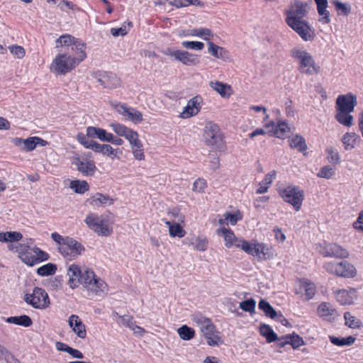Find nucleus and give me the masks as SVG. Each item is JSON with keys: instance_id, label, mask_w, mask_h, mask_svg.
<instances>
[{"instance_id": "nucleus-1", "label": "nucleus", "mask_w": 363, "mask_h": 363, "mask_svg": "<svg viewBox=\"0 0 363 363\" xmlns=\"http://www.w3.org/2000/svg\"><path fill=\"white\" fill-rule=\"evenodd\" d=\"M307 7V3L295 0L284 12L286 23L306 42L313 41L315 38V29L304 19L308 13Z\"/></svg>"}, {"instance_id": "nucleus-2", "label": "nucleus", "mask_w": 363, "mask_h": 363, "mask_svg": "<svg viewBox=\"0 0 363 363\" xmlns=\"http://www.w3.org/2000/svg\"><path fill=\"white\" fill-rule=\"evenodd\" d=\"M67 284L72 289L82 285L87 290L98 294L107 287L106 282L89 267L82 269L79 265L72 264L67 269Z\"/></svg>"}, {"instance_id": "nucleus-3", "label": "nucleus", "mask_w": 363, "mask_h": 363, "mask_svg": "<svg viewBox=\"0 0 363 363\" xmlns=\"http://www.w3.org/2000/svg\"><path fill=\"white\" fill-rule=\"evenodd\" d=\"M357 104V96L352 92L339 95L335 101V120L345 127H351L354 121L351 113Z\"/></svg>"}, {"instance_id": "nucleus-4", "label": "nucleus", "mask_w": 363, "mask_h": 363, "mask_svg": "<svg viewBox=\"0 0 363 363\" xmlns=\"http://www.w3.org/2000/svg\"><path fill=\"white\" fill-rule=\"evenodd\" d=\"M109 126L113 131L118 136L125 138L129 143L133 155L137 160H145V155L143 142L140 139L139 133L120 123H111Z\"/></svg>"}, {"instance_id": "nucleus-5", "label": "nucleus", "mask_w": 363, "mask_h": 363, "mask_svg": "<svg viewBox=\"0 0 363 363\" xmlns=\"http://www.w3.org/2000/svg\"><path fill=\"white\" fill-rule=\"evenodd\" d=\"M86 58V53H59L52 60L50 70L57 75H65L75 69Z\"/></svg>"}, {"instance_id": "nucleus-6", "label": "nucleus", "mask_w": 363, "mask_h": 363, "mask_svg": "<svg viewBox=\"0 0 363 363\" xmlns=\"http://www.w3.org/2000/svg\"><path fill=\"white\" fill-rule=\"evenodd\" d=\"M51 238L57 244L59 252L69 260L76 259L85 251L79 242L69 236L63 237L55 232L51 234Z\"/></svg>"}, {"instance_id": "nucleus-7", "label": "nucleus", "mask_w": 363, "mask_h": 363, "mask_svg": "<svg viewBox=\"0 0 363 363\" xmlns=\"http://www.w3.org/2000/svg\"><path fill=\"white\" fill-rule=\"evenodd\" d=\"M291 56L298 63V71L306 75H316L320 72V67L315 62L312 55L303 47H294Z\"/></svg>"}, {"instance_id": "nucleus-8", "label": "nucleus", "mask_w": 363, "mask_h": 363, "mask_svg": "<svg viewBox=\"0 0 363 363\" xmlns=\"http://www.w3.org/2000/svg\"><path fill=\"white\" fill-rule=\"evenodd\" d=\"M193 321L199 327L209 346H216L223 343L220 333L216 330V325L209 318L196 314L194 315Z\"/></svg>"}, {"instance_id": "nucleus-9", "label": "nucleus", "mask_w": 363, "mask_h": 363, "mask_svg": "<svg viewBox=\"0 0 363 363\" xmlns=\"http://www.w3.org/2000/svg\"><path fill=\"white\" fill-rule=\"evenodd\" d=\"M203 138L204 143L214 150L223 151L225 149L223 133L220 127L212 121L206 123Z\"/></svg>"}, {"instance_id": "nucleus-10", "label": "nucleus", "mask_w": 363, "mask_h": 363, "mask_svg": "<svg viewBox=\"0 0 363 363\" xmlns=\"http://www.w3.org/2000/svg\"><path fill=\"white\" fill-rule=\"evenodd\" d=\"M16 251L23 262L28 266H33L40 262L49 259V255L39 247H30L29 246L20 244Z\"/></svg>"}, {"instance_id": "nucleus-11", "label": "nucleus", "mask_w": 363, "mask_h": 363, "mask_svg": "<svg viewBox=\"0 0 363 363\" xmlns=\"http://www.w3.org/2000/svg\"><path fill=\"white\" fill-rule=\"evenodd\" d=\"M241 250L247 255L257 258L258 260H267L274 257L273 247L264 242H259L252 240L250 242L247 241L241 245Z\"/></svg>"}, {"instance_id": "nucleus-12", "label": "nucleus", "mask_w": 363, "mask_h": 363, "mask_svg": "<svg viewBox=\"0 0 363 363\" xmlns=\"http://www.w3.org/2000/svg\"><path fill=\"white\" fill-rule=\"evenodd\" d=\"M323 268L329 274L345 279H353L357 274L354 265L347 260L328 262L325 263Z\"/></svg>"}, {"instance_id": "nucleus-13", "label": "nucleus", "mask_w": 363, "mask_h": 363, "mask_svg": "<svg viewBox=\"0 0 363 363\" xmlns=\"http://www.w3.org/2000/svg\"><path fill=\"white\" fill-rule=\"evenodd\" d=\"M283 201L293 206L296 211H300L304 200V191L298 186L289 185L278 190Z\"/></svg>"}, {"instance_id": "nucleus-14", "label": "nucleus", "mask_w": 363, "mask_h": 363, "mask_svg": "<svg viewBox=\"0 0 363 363\" xmlns=\"http://www.w3.org/2000/svg\"><path fill=\"white\" fill-rule=\"evenodd\" d=\"M56 48H65L64 52L83 54L86 53V45L79 38L70 34H63L56 40Z\"/></svg>"}, {"instance_id": "nucleus-15", "label": "nucleus", "mask_w": 363, "mask_h": 363, "mask_svg": "<svg viewBox=\"0 0 363 363\" xmlns=\"http://www.w3.org/2000/svg\"><path fill=\"white\" fill-rule=\"evenodd\" d=\"M84 222L89 229L100 236L108 237L113 233V228L108 219L96 213H91L87 215Z\"/></svg>"}, {"instance_id": "nucleus-16", "label": "nucleus", "mask_w": 363, "mask_h": 363, "mask_svg": "<svg viewBox=\"0 0 363 363\" xmlns=\"http://www.w3.org/2000/svg\"><path fill=\"white\" fill-rule=\"evenodd\" d=\"M24 301L37 309L47 308L50 304L48 293L38 286L34 287L31 294H25Z\"/></svg>"}, {"instance_id": "nucleus-17", "label": "nucleus", "mask_w": 363, "mask_h": 363, "mask_svg": "<svg viewBox=\"0 0 363 363\" xmlns=\"http://www.w3.org/2000/svg\"><path fill=\"white\" fill-rule=\"evenodd\" d=\"M91 152H87L85 155V158H82L79 155H76L72 159V164L76 167L77 171L82 175L86 177L93 176L97 168L95 162L91 160Z\"/></svg>"}, {"instance_id": "nucleus-18", "label": "nucleus", "mask_w": 363, "mask_h": 363, "mask_svg": "<svg viewBox=\"0 0 363 363\" xmlns=\"http://www.w3.org/2000/svg\"><path fill=\"white\" fill-rule=\"evenodd\" d=\"M333 294L336 301L341 306H350L357 299V291L355 288L333 289Z\"/></svg>"}, {"instance_id": "nucleus-19", "label": "nucleus", "mask_w": 363, "mask_h": 363, "mask_svg": "<svg viewBox=\"0 0 363 363\" xmlns=\"http://www.w3.org/2000/svg\"><path fill=\"white\" fill-rule=\"evenodd\" d=\"M113 108L120 115L134 123H138L143 121V113L140 111L127 106L125 104L116 103L113 105Z\"/></svg>"}, {"instance_id": "nucleus-20", "label": "nucleus", "mask_w": 363, "mask_h": 363, "mask_svg": "<svg viewBox=\"0 0 363 363\" xmlns=\"http://www.w3.org/2000/svg\"><path fill=\"white\" fill-rule=\"evenodd\" d=\"M264 127L269 130L271 135L275 136L280 139H284L287 137V134L290 132V128L288 123L284 121H279L275 123L270 121L264 124Z\"/></svg>"}, {"instance_id": "nucleus-21", "label": "nucleus", "mask_w": 363, "mask_h": 363, "mask_svg": "<svg viewBox=\"0 0 363 363\" xmlns=\"http://www.w3.org/2000/svg\"><path fill=\"white\" fill-rule=\"evenodd\" d=\"M317 314L323 320L333 322L336 318L339 315L338 311L335 307H334L329 302H322L317 308Z\"/></svg>"}, {"instance_id": "nucleus-22", "label": "nucleus", "mask_w": 363, "mask_h": 363, "mask_svg": "<svg viewBox=\"0 0 363 363\" xmlns=\"http://www.w3.org/2000/svg\"><path fill=\"white\" fill-rule=\"evenodd\" d=\"M218 235H223L225 240V245L227 248L235 246L241 249V245L247 240L238 238L235 236L234 232L230 228H222L217 230Z\"/></svg>"}, {"instance_id": "nucleus-23", "label": "nucleus", "mask_w": 363, "mask_h": 363, "mask_svg": "<svg viewBox=\"0 0 363 363\" xmlns=\"http://www.w3.org/2000/svg\"><path fill=\"white\" fill-rule=\"evenodd\" d=\"M97 78L101 85L106 89H116L121 85V79L118 77L116 74L112 72H99Z\"/></svg>"}, {"instance_id": "nucleus-24", "label": "nucleus", "mask_w": 363, "mask_h": 363, "mask_svg": "<svg viewBox=\"0 0 363 363\" xmlns=\"http://www.w3.org/2000/svg\"><path fill=\"white\" fill-rule=\"evenodd\" d=\"M202 102L203 99L201 96H196L193 97L188 101L180 116L182 118H189L197 115L201 108Z\"/></svg>"}, {"instance_id": "nucleus-25", "label": "nucleus", "mask_w": 363, "mask_h": 363, "mask_svg": "<svg viewBox=\"0 0 363 363\" xmlns=\"http://www.w3.org/2000/svg\"><path fill=\"white\" fill-rule=\"evenodd\" d=\"M324 257L345 259L350 255L349 252L337 243H328L323 247L322 252Z\"/></svg>"}, {"instance_id": "nucleus-26", "label": "nucleus", "mask_w": 363, "mask_h": 363, "mask_svg": "<svg viewBox=\"0 0 363 363\" xmlns=\"http://www.w3.org/2000/svg\"><path fill=\"white\" fill-rule=\"evenodd\" d=\"M68 322L70 328L79 338L84 339L86 337L85 325L77 315H71Z\"/></svg>"}, {"instance_id": "nucleus-27", "label": "nucleus", "mask_w": 363, "mask_h": 363, "mask_svg": "<svg viewBox=\"0 0 363 363\" xmlns=\"http://www.w3.org/2000/svg\"><path fill=\"white\" fill-rule=\"evenodd\" d=\"M208 52L214 57L220 59L223 61H230V55L229 51L221 46H219L212 41L208 42Z\"/></svg>"}, {"instance_id": "nucleus-28", "label": "nucleus", "mask_w": 363, "mask_h": 363, "mask_svg": "<svg viewBox=\"0 0 363 363\" xmlns=\"http://www.w3.org/2000/svg\"><path fill=\"white\" fill-rule=\"evenodd\" d=\"M77 141L86 149H91L96 153H103L105 144H100L95 140H89L83 133L77 135Z\"/></svg>"}, {"instance_id": "nucleus-29", "label": "nucleus", "mask_w": 363, "mask_h": 363, "mask_svg": "<svg viewBox=\"0 0 363 363\" xmlns=\"http://www.w3.org/2000/svg\"><path fill=\"white\" fill-rule=\"evenodd\" d=\"M177 61L186 66H194L199 63L198 55L179 50Z\"/></svg>"}, {"instance_id": "nucleus-30", "label": "nucleus", "mask_w": 363, "mask_h": 363, "mask_svg": "<svg viewBox=\"0 0 363 363\" xmlns=\"http://www.w3.org/2000/svg\"><path fill=\"white\" fill-rule=\"evenodd\" d=\"M210 86L216 92H218L223 98H229L233 91L230 85L223 83L219 81L211 82Z\"/></svg>"}, {"instance_id": "nucleus-31", "label": "nucleus", "mask_w": 363, "mask_h": 363, "mask_svg": "<svg viewBox=\"0 0 363 363\" xmlns=\"http://www.w3.org/2000/svg\"><path fill=\"white\" fill-rule=\"evenodd\" d=\"M300 289L304 290L305 300L312 299L316 294V286L307 279H299Z\"/></svg>"}, {"instance_id": "nucleus-32", "label": "nucleus", "mask_w": 363, "mask_h": 363, "mask_svg": "<svg viewBox=\"0 0 363 363\" xmlns=\"http://www.w3.org/2000/svg\"><path fill=\"white\" fill-rule=\"evenodd\" d=\"M164 223L169 228V234L172 238H184L186 233V230L181 225V223L171 222L169 220H163Z\"/></svg>"}, {"instance_id": "nucleus-33", "label": "nucleus", "mask_w": 363, "mask_h": 363, "mask_svg": "<svg viewBox=\"0 0 363 363\" xmlns=\"http://www.w3.org/2000/svg\"><path fill=\"white\" fill-rule=\"evenodd\" d=\"M317 5V11L320 16L319 21L327 24L330 21V13L327 10L328 8V1L327 0H314Z\"/></svg>"}, {"instance_id": "nucleus-34", "label": "nucleus", "mask_w": 363, "mask_h": 363, "mask_svg": "<svg viewBox=\"0 0 363 363\" xmlns=\"http://www.w3.org/2000/svg\"><path fill=\"white\" fill-rule=\"evenodd\" d=\"M345 150H351L354 148L357 143L360 140V136L355 133H346L342 138Z\"/></svg>"}, {"instance_id": "nucleus-35", "label": "nucleus", "mask_w": 363, "mask_h": 363, "mask_svg": "<svg viewBox=\"0 0 363 363\" xmlns=\"http://www.w3.org/2000/svg\"><path fill=\"white\" fill-rule=\"evenodd\" d=\"M48 142L39 137H29L25 139L24 146L23 147V151L30 152L35 149L38 145L40 146H45Z\"/></svg>"}, {"instance_id": "nucleus-36", "label": "nucleus", "mask_w": 363, "mask_h": 363, "mask_svg": "<svg viewBox=\"0 0 363 363\" xmlns=\"http://www.w3.org/2000/svg\"><path fill=\"white\" fill-rule=\"evenodd\" d=\"M89 203L95 206L106 204L111 205L113 203V199L107 194L96 193L90 198Z\"/></svg>"}, {"instance_id": "nucleus-37", "label": "nucleus", "mask_w": 363, "mask_h": 363, "mask_svg": "<svg viewBox=\"0 0 363 363\" xmlns=\"http://www.w3.org/2000/svg\"><path fill=\"white\" fill-rule=\"evenodd\" d=\"M289 143L291 148L297 149L301 152H304L308 149L306 140L301 135H295L289 140Z\"/></svg>"}, {"instance_id": "nucleus-38", "label": "nucleus", "mask_w": 363, "mask_h": 363, "mask_svg": "<svg viewBox=\"0 0 363 363\" xmlns=\"http://www.w3.org/2000/svg\"><path fill=\"white\" fill-rule=\"evenodd\" d=\"M185 244L189 246L192 245L197 251L203 252L208 249V240L206 236H196L195 238V242H186Z\"/></svg>"}, {"instance_id": "nucleus-39", "label": "nucleus", "mask_w": 363, "mask_h": 363, "mask_svg": "<svg viewBox=\"0 0 363 363\" xmlns=\"http://www.w3.org/2000/svg\"><path fill=\"white\" fill-rule=\"evenodd\" d=\"M242 216L239 211L234 213L226 212L223 214V218L219 219L218 223L220 225L230 223L232 225H235L237 222L242 220Z\"/></svg>"}, {"instance_id": "nucleus-40", "label": "nucleus", "mask_w": 363, "mask_h": 363, "mask_svg": "<svg viewBox=\"0 0 363 363\" xmlns=\"http://www.w3.org/2000/svg\"><path fill=\"white\" fill-rule=\"evenodd\" d=\"M6 322L23 327H30L33 324L32 319L27 315L11 316L7 318Z\"/></svg>"}, {"instance_id": "nucleus-41", "label": "nucleus", "mask_w": 363, "mask_h": 363, "mask_svg": "<svg viewBox=\"0 0 363 363\" xmlns=\"http://www.w3.org/2000/svg\"><path fill=\"white\" fill-rule=\"evenodd\" d=\"M70 188L77 194H84L89 190V185L85 180H73L70 182Z\"/></svg>"}, {"instance_id": "nucleus-42", "label": "nucleus", "mask_w": 363, "mask_h": 363, "mask_svg": "<svg viewBox=\"0 0 363 363\" xmlns=\"http://www.w3.org/2000/svg\"><path fill=\"white\" fill-rule=\"evenodd\" d=\"M191 35L199 37L204 40L208 42L211 41L212 38L213 37V33L212 30L207 28H195L191 30Z\"/></svg>"}, {"instance_id": "nucleus-43", "label": "nucleus", "mask_w": 363, "mask_h": 363, "mask_svg": "<svg viewBox=\"0 0 363 363\" xmlns=\"http://www.w3.org/2000/svg\"><path fill=\"white\" fill-rule=\"evenodd\" d=\"M20 363V361L4 346L0 345V362Z\"/></svg>"}, {"instance_id": "nucleus-44", "label": "nucleus", "mask_w": 363, "mask_h": 363, "mask_svg": "<svg viewBox=\"0 0 363 363\" xmlns=\"http://www.w3.org/2000/svg\"><path fill=\"white\" fill-rule=\"evenodd\" d=\"M169 4L176 9H180L190 5L202 6L203 3L199 0H172L169 1Z\"/></svg>"}, {"instance_id": "nucleus-45", "label": "nucleus", "mask_w": 363, "mask_h": 363, "mask_svg": "<svg viewBox=\"0 0 363 363\" xmlns=\"http://www.w3.org/2000/svg\"><path fill=\"white\" fill-rule=\"evenodd\" d=\"M260 334L267 339V342L271 343L277 340V335L267 325H263L259 328Z\"/></svg>"}, {"instance_id": "nucleus-46", "label": "nucleus", "mask_w": 363, "mask_h": 363, "mask_svg": "<svg viewBox=\"0 0 363 363\" xmlns=\"http://www.w3.org/2000/svg\"><path fill=\"white\" fill-rule=\"evenodd\" d=\"M258 307L267 317L272 319H274L277 317V311L267 301L262 299L259 302Z\"/></svg>"}, {"instance_id": "nucleus-47", "label": "nucleus", "mask_w": 363, "mask_h": 363, "mask_svg": "<svg viewBox=\"0 0 363 363\" xmlns=\"http://www.w3.org/2000/svg\"><path fill=\"white\" fill-rule=\"evenodd\" d=\"M329 339L331 343L337 346L352 345L356 340L353 336H348L347 337L330 336Z\"/></svg>"}, {"instance_id": "nucleus-48", "label": "nucleus", "mask_w": 363, "mask_h": 363, "mask_svg": "<svg viewBox=\"0 0 363 363\" xmlns=\"http://www.w3.org/2000/svg\"><path fill=\"white\" fill-rule=\"evenodd\" d=\"M177 333L184 340H190L195 336V330L186 325L178 328Z\"/></svg>"}, {"instance_id": "nucleus-49", "label": "nucleus", "mask_w": 363, "mask_h": 363, "mask_svg": "<svg viewBox=\"0 0 363 363\" xmlns=\"http://www.w3.org/2000/svg\"><path fill=\"white\" fill-rule=\"evenodd\" d=\"M344 318L345 320V325L350 328H359L362 325L361 320L352 315L350 312H345L344 313Z\"/></svg>"}, {"instance_id": "nucleus-50", "label": "nucleus", "mask_w": 363, "mask_h": 363, "mask_svg": "<svg viewBox=\"0 0 363 363\" xmlns=\"http://www.w3.org/2000/svg\"><path fill=\"white\" fill-rule=\"evenodd\" d=\"M132 27H133L132 22L125 21L123 23L122 26L120 28H112L111 29V33L114 37H117L119 35L124 36L128 33L130 28Z\"/></svg>"}, {"instance_id": "nucleus-51", "label": "nucleus", "mask_w": 363, "mask_h": 363, "mask_svg": "<svg viewBox=\"0 0 363 363\" xmlns=\"http://www.w3.org/2000/svg\"><path fill=\"white\" fill-rule=\"evenodd\" d=\"M57 271V266L55 264L52 263H48L46 264H44L41 267H40L37 269L38 274L45 277V276H50L55 274Z\"/></svg>"}, {"instance_id": "nucleus-52", "label": "nucleus", "mask_w": 363, "mask_h": 363, "mask_svg": "<svg viewBox=\"0 0 363 363\" xmlns=\"http://www.w3.org/2000/svg\"><path fill=\"white\" fill-rule=\"evenodd\" d=\"M333 4L338 15L348 16L351 12V6L347 3L334 1Z\"/></svg>"}, {"instance_id": "nucleus-53", "label": "nucleus", "mask_w": 363, "mask_h": 363, "mask_svg": "<svg viewBox=\"0 0 363 363\" xmlns=\"http://www.w3.org/2000/svg\"><path fill=\"white\" fill-rule=\"evenodd\" d=\"M286 339H289V345H291L293 349H297L299 347L305 345L303 339L299 335L295 333L293 334L286 335Z\"/></svg>"}, {"instance_id": "nucleus-54", "label": "nucleus", "mask_w": 363, "mask_h": 363, "mask_svg": "<svg viewBox=\"0 0 363 363\" xmlns=\"http://www.w3.org/2000/svg\"><path fill=\"white\" fill-rule=\"evenodd\" d=\"M334 174V169L329 165H325L320 169L319 172L317 174V176L320 178L330 179L333 177Z\"/></svg>"}, {"instance_id": "nucleus-55", "label": "nucleus", "mask_w": 363, "mask_h": 363, "mask_svg": "<svg viewBox=\"0 0 363 363\" xmlns=\"http://www.w3.org/2000/svg\"><path fill=\"white\" fill-rule=\"evenodd\" d=\"M167 214L174 218L178 223H184L185 221V216L181 212L178 207H174L168 211Z\"/></svg>"}, {"instance_id": "nucleus-56", "label": "nucleus", "mask_w": 363, "mask_h": 363, "mask_svg": "<svg viewBox=\"0 0 363 363\" xmlns=\"http://www.w3.org/2000/svg\"><path fill=\"white\" fill-rule=\"evenodd\" d=\"M11 53L18 59H23L26 55V50L23 47L18 45H12L9 47Z\"/></svg>"}, {"instance_id": "nucleus-57", "label": "nucleus", "mask_w": 363, "mask_h": 363, "mask_svg": "<svg viewBox=\"0 0 363 363\" xmlns=\"http://www.w3.org/2000/svg\"><path fill=\"white\" fill-rule=\"evenodd\" d=\"M325 152L327 154V160H328L329 162L333 163L334 164L340 163L339 154L333 147H328Z\"/></svg>"}, {"instance_id": "nucleus-58", "label": "nucleus", "mask_w": 363, "mask_h": 363, "mask_svg": "<svg viewBox=\"0 0 363 363\" xmlns=\"http://www.w3.org/2000/svg\"><path fill=\"white\" fill-rule=\"evenodd\" d=\"M182 45L186 49L194 50H201L204 48V44L199 41H183Z\"/></svg>"}, {"instance_id": "nucleus-59", "label": "nucleus", "mask_w": 363, "mask_h": 363, "mask_svg": "<svg viewBox=\"0 0 363 363\" xmlns=\"http://www.w3.org/2000/svg\"><path fill=\"white\" fill-rule=\"evenodd\" d=\"M207 182L203 178H198L193 184L192 190L194 192L203 193L207 188Z\"/></svg>"}, {"instance_id": "nucleus-60", "label": "nucleus", "mask_w": 363, "mask_h": 363, "mask_svg": "<svg viewBox=\"0 0 363 363\" xmlns=\"http://www.w3.org/2000/svg\"><path fill=\"white\" fill-rule=\"evenodd\" d=\"M256 302L254 299L250 298L240 303V308L246 312H252L255 311Z\"/></svg>"}, {"instance_id": "nucleus-61", "label": "nucleus", "mask_w": 363, "mask_h": 363, "mask_svg": "<svg viewBox=\"0 0 363 363\" xmlns=\"http://www.w3.org/2000/svg\"><path fill=\"white\" fill-rule=\"evenodd\" d=\"M122 154V151L119 149H113L112 146L108 144H105V147L104 148L103 155H106L108 157L114 158L117 156V153Z\"/></svg>"}, {"instance_id": "nucleus-62", "label": "nucleus", "mask_w": 363, "mask_h": 363, "mask_svg": "<svg viewBox=\"0 0 363 363\" xmlns=\"http://www.w3.org/2000/svg\"><path fill=\"white\" fill-rule=\"evenodd\" d=\"M353 228L359 232H363V211H360L359 216L352 224Z\"/></svg>"}, {"instance_id": "nucleus-63", "label": "nucleus", "mask_w": 363, "mask_h": 363, "mask_svg": "<svg viewBox=\"0 0 363 363\" xmlns=\"http://www.w3.org/2000/svg\"><path fill=\"white\" fill-rule=\"evenodd\" d=\"M7 242L19 241L22 239L23 235L19 232H6Z\"/></svg>"}, {"instance_id": "nucleus-64", "label": "nucleus", "mask_w": 363, "mask_h": 363, "mask_svg": "<svg viewBox=\"0 0 363 363\" xmlns=\"http://www.w3.org/2000/svg\"><path fill=\"white\" fill-rule=\"evenodd\" d=\"M109 135L110 133H108L105 129L97 127L96 138H98L103 142H107Z\"/></svg>"}]
</instances>
